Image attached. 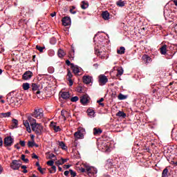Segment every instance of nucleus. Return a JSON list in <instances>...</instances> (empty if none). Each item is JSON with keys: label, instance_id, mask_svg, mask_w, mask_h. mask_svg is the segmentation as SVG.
<instances>
[{"label": "nucleus", "instance_id": "43", "mask_svg": "<svg viewBox=\"0 0 177 177\" xmlns=\"http://www.w3.org/2000/svg\"><path fill=\"white\" fill-rule=\"evenodd\" d=\"M79 98L77 96H75L71 98V102H78Z\"/></svg>", "mask_w": 177, "mask_h": 177}, {"label": "nucleus", "instance_id": "18", "mask_svg": "<svg viewBox=\"0 0 177 177\" xmlns=\"http://www.w3.org/2000/svg\"><path fill=\"white\" fill-rule=\"evenodd\" d=\"M88 102H89V100L88 99V97H86V95H84L81 97L80 99V102L82 103V104H86V103H88Z\"/></svg>", "mask_w": 177, "mask_h": 177}, {"label": "nucleus", "instance_id": "2", "mask_svg": "<svg viewBox=\"0 0 177 177\" xmlns=\"http://www.w3.org/2000/svg\"><path fill=\"white\" fill-rule=\"evenodd\" d=\"M84 135H85V129L79 127L77 131L74 133L75 143L78 139H84Z\"/></svg>", "mask_w": 177, "mask_h": 177}, {"label": "nucleus", "instance_id": "60", "mask_svg": "<svg viewBox=\"0 0 177 177\" xmlns=\"http://www.w3.org/2000/svg\"><path fill=\"white\" fill-rule=\"evenodd\" d=\"M15 149H17V150L20 149V147L19 146V144H17L15 145Z\"/></svg>", "mask_w": 177, "mask_h": 177}, {"label": "nucleus", "instance_id": "64", "mask_svg": "<svg viewBox=\"0 0 177 177\" xmlns=\"http://www.w3.org/2000/svg\"><path fill=\"white\" fill-rule=\"evenodd\" d=\"M174 5L177 7V0H173Z\"/></svg>", "mask_w": 177, "mask_h": 177}, {"label": "nucleus", "instance_id": "1", "mask_svg": "<svg viewBox=\"0 0 177 177\" xmlns=\"http://www.w3.org/2000/svg\"><path fill=\"white\" fill-rule=\"evenodd\" d=\"M28 120L30 122L32 131H33L36 135L39 136V135L42 133V129H44L42 125L39 123H37V120L31 116L28 117Z\"/></svg>", "mask_w": 177, "mask_h": 177}, {"label": "nucleus", "instance_id": "3", "mask_svg": "<svg viewBox=\"0 0 177 177\" xmlns=\"http://www.w3.org/2000/svg\"><path fill=\"white\" fill-rule=\"evenodd\" d=\"M32 115L35 118H37V120H41L44 117V110L42 109H35Z\"/></svg>", "mask_w": 177, "mask_h": 177}, {"label": "nucleus", "instance_id": "45", "mask_svg": "<svg viewBox=\"0 0 177 177\" xmlns=\"http://www.w3.org/2000/svg\"><path fill=\"white\" fill-rule=\"evenodd\" d=\"M21 158L24 162H28V159L26 158V155H21Z\"/></svg>", "mask_w": 177, "mask_h": 177}, {"label": "nucleus", "instance_id": "50", "mask_svg": "<svg viewBox=\"0 0 177 177\" xmlns=\"http://www.w3.org/2000/svg\"><path fill=\"white\" fill-rule=\"evenodd\" d=\"M67 80L69 82V86H73V84H74V82H73V80L72 79H67Z\"/></svg>", "mask_w": 177, "mask_h": 177}, {"label": "nucleus", "instance_id": "63", "mask_svg": "<svg viewBox=\"0 0 177 177\" xmlns=\"http://www.w3.org/2000/svg\"><path fill=\"white\" fill-rule=\"evenodd\" d=\"M15 97H11V99L10 100V103H13V102H15Z\"/></svg>", "mask_w": 177, "mask_h": 177}, {"label": "nucleus", "instance_id": "31", "mask_svg": "<svg viewBox=\"0 0 177 177\" xmlns=\"http://www.w3.org/2000/svg\"><path fill=\"white\" fill-rule=\"evenodd\" d=\"M116 115L118 117H122L123 118H125V117H127V114L125 113H124L123 111H118L116 114Z\"/></svg>", "mask_w": 177, "mask_h": 177}, {"label": "nucleus", "instance_id": "8", "mask_svg": "<svg viewBox=\"0 0 177 177\" xmlns=\"http://www.w3.org/2000/svg\"><path fill=\"white\" fill-rule=\"evenodd\" d=\"M13 141L14 139L12 137H6L4 139V145H6V146H12V145H13Z\"/></svg>", "mask_w": 177, "mask_h": 177}, {"label": "nucleus", "instance_id": "19", "mask_svg": "<svg viewBox=\"0 0 177 177\" xmlns=\"http://www.w3.org/2000/svg\"><path fill=\"white\" fill-rule=\"evenodd\" d=\"M102 151H104V153H110V151H111V149H110L109 145H107V144H104L102 145Z\"/></svg>", "mask_w": 177, "mask_h": 177}, {"label": "nucleus", "instance_id": "10", "mask_svg": "<svg viewBox=\"0 0 177 177\" xmlns=\"http://www.w3.org/2000/svg\"><path fill=\"white\" fill-rule=\"evenodd\" d=\"M62 24L63 26H67L71 24V19L70 17H65L62 19Z\"/></svg>", "mask_w": 177, "mask_h": 177}, {"label": "nucleus", "instance_id": "17", "mask_svg": "<svg viewBox=\"0 0 177 177\" xmlns=\"http://www.w3.org/2000/svg\"><path fill=\"white\" fill-rule=\"evenodd\" d=\"M167 46L166 44H164L160 47V52L161 55H167Z\"/></svg>", "mask_w": 177, "mask_h": 177}, {"label": "nucleus", "instance_id": "27", "mask_svg": "<svg viewBox=\"0 0 177 177\" xmlns=\"http://www.w3.org/2000/svg\"><path fill=\"white\" fill-rule=\"evenodd\" d=\"M57 55L59 56V57H64L66 53H64V50L59 49L57 52Z\"/></svg>", "mask_w": 177, "mask_h": 177}, {"label": "nucleus", "instance_id": "29", "mask_svg": "<svg viewBox=\"0 0 177 177\" xmlns=\"http://www.w3.org/2000/svg\"><path fill=\"white\" fill-rule=\"evenodd\" d=\"M59 146L62 149V150H67V146L64 144V142L61 141L59 142Z\"/></svg>", "mask_w": 177, "mask_h": 177}, {"label": "nucleus", "instance_id": "11", "mask_svg": "<svg viewBox=\"0 0 177 177\" xmlns=\"http://www.w3.org/2000/svg\"><path fill=\"white\" fill-rule=\"evenodd\" d=\"M83 82L84 84H89L91 82H92V77L89 75L84 76Z\"/></svg>", "mask_w": 177, "mask_h": 177}, {"label": "nucleus", "instance_id": "20", "mask_svg": "<svg viewBox=\"0 0 177 177\" xmlns=\"http://www.w3.org/2000/svg\"><path fill=\"white\" fill-rule=\"evenodd\" d=\"M61 115L63 117L64 121H66V120H67V117H68V112L67 111L62 110L61 111Z\"/></svg>", "mask_w": 177, "mask_h": 177}, {"label": "nucleus", "instance_id": "4", "mask_svg": "<svg viewBox=\"0 0 177 177\" xmlns=\"http://www.w3.org/2000/svg\"><path fill=\"white\" fill-rule=\"evenodd\" d=\"M85 168L86 174H88V175H96V174H97V169L93 167L85 165Z\"/></svg>", "mask_w": 177, "mask_h": 177}, {"label": "nucleus", "instance_id": "37", "mask_svg": "<svg viewBox=\"0 0 177 177\" xmlns=\"http://www.w3.org/2000/svg\"><path fill=\"white\" fill-rule=\"evenodd\" d=\"M12 124H14L13 128H17V125H19V120L17 119H12Z\"/></svg>", "mask_w": 177, "mask_h": 177}, {"label": "nucleus", "instance_id": "53", "mask_svg": "<svg viewBox=\"0 0 177 177\" xmlns=\"http://www.w3.org/2000/svg\"><path fill=\"white\" fill-rule=\"evenodd\" d=\"M32 158H35L36 160H38V156L35 153H32Z\"/></svg>", "mask_w": 177, "mask_h": 177}, {"label": "nucleus", "instance_id": "47", "mask_svg": "<svg viewBox=\"0 0 177 177\" xmlns=\"http://www.w3.org/2000/svg\"><path fill=\"white\" fill-rule=\"evenodd\" d=\"M48 55H50V57L54 56L55 55V51L53 50H48Z\"/></svg>", "mask_w": 177, "mask_h": 177}, {"label": "nucleus", "instance_id": "6", "mask_svg": "<svg viewBox=\"0 0 177 177\" xmlns=\"http://www.w3.org/2000/svg\"><path fill=\"white\" fill-rule=\"evenodd\" d=\"M109 82V79L104 75H100L99 76V84L101 86L106 85Z\"/></svg>", "mask_w": 177, "mask_h": 177}, {"label": "nucleus", "instance_id": "56", "mask_svg": "<svg viewBox=\"0 0 177 177\" xmlns=\"http://www.w3.org/2000/svg\"><path fill=\"white\" fill-rule=\"evenodd\" d=\"M3 145V141L2 140V138L0 137V147H2Z\"/></svg>", "mask_w": 177, "mask_h": 177}, {"label": "nucleus", "instance_id": "25", "mask_svg": "<svg viewBox=\"0 0 177 177\" xmlns=\"http://www.w3.org/2000/svg\"><path fill=\"white\" fill-rule=\"evenodd\" d=\"M122 74H124V69L120 66L118 68V73L116 74V76L120 77V75H122Z\"/></svg>", "mask_w": 177, "mask_h": 177}, {"label": "nucleus", "instance_id": "16", "mask_svg": "<svg viewBox=\"0 0 177 177\" xmlns=\"http://www.w3.org/2000/svg\"><path fill=\"white\" fill-rule=\"evenodd\" d=\"M95 53H96V55H97V53H99L100 57L101 59H107V58L109 57V56H107V55H106V53H102V52H100V51L99 50H97V49L95 50Z\"/></svg>", "mask_w": 177, "mask_h": 177}, {"label": "nucleus", "instance_id": "14", "mask_svg": "<svg viewBox=\"0 0 177 177\" xmlns=\"http://www.w3.org/2000/svg\"><path fill=\"white\" fill-rule=\"evenodd\" d=\"M61 97L67 100V99H70V93L68 91L61 92Z\"/></svg>", "mask_w": 177, "mask_h": 177}, {"label": "nucleus", "instance_id": "32", "mask_svg": "<svg viewBox=\"0 0 177 177\" xmlns=\"http://www.w3.org/2000/svg\"><path fill=\"white\" fill-rule=\"evenodd\" d=\"M168 168L166 167L165 169H164V170L162 172V177H168Z\"/></svg>", "mask_w": 177, "mask_h": 177}, {"label": "nucleus", "instance_id": "24", "mask_svg": "<svg viewBox=\"0 0 177 177\" xmlns=\"http://www.w3.org/2000/svg\"><path fill=\"white\" fill-rule=\"evenodd\" d=\"M51 125H52V127H53V128H54V131H55V132H60V127H59V126H56V123L55 122H51Z\"/></svg>", "mask_w": 177, "mask_h": 177}, {"label": "nucleus", "instance_id": "15", "mask_svg": "<svg viewBox=\"0 0 177 177\" xmlns=\"http://www.w3.org/2000/svg\"><path fill=\"white\" fill-rule=\"evenodd\" d=\"M102 19L104 20H109L110 19V13H109V11H104L102 13Z\"/></svg>", "mask_w": 177, "mask_h": 177}, {"label": "nucleus", "instance_id": "26", "mask_svg": "<svg viewBox=\"0 0 177 177\" xmlns=\"http://www.w3.org/2000/svg\"><path fill=\"white\" fill-rule=\"evenodd\" d=\"M117 53L118 55H124L125 53V47H120V49L117 50Z\"/></svg>", "mask_w": 177, "mask_h": 177}, {"label": "nucleus", "instance_id": "7", "mask_svg": "<svg viewBox=\"0 0 177 177\" xmlns=\"http://www.w3.org/2000/svg\"><path fill=\"white\" fill-rule=\"evenodd\" d=\"M32 77V72L30 71H27L22 75V79L24 80L25 81H28V80H31Z\"/></svg>", "mask_w": 177, "mask_h": 177}, {"label": "nucleus", "instance_id": "54", "mask_svg": "<svg viewBox=\"0 0 177 177\" xmlns=\"http://www.w3.org/2000/svg\"><path fill=\"white\" fill-rule=\"evenodd\" d=\"M68 174H70V171H65L64 175H65V176H68Z\"/></svg>", "mask_w": 177, "mask_h": 177}, {"label": "nucleus", "instance_id": "38", "mask_svg": "<svg viewBox=\"0 0 177 177\" xmlns=\"http://www.w3.org/2000/svg\"><path fill=\"white\" fill-rule=\"evenodd\" d=\"M35 143V141H28V147H34V145Z\"/></svg>", "mask_w": 177, "mask_h": 177}, {"label": "nucleus", "instance_id": "12", "mask_svg": "<svg viewBox=\"0 0 177 177\" xmlns=\"http://www.w3.org/2000/svg\"><path fill=\"white\" fill-rule=\"evenodd\" d=\"M24 127H26V131L27 132H28V133H31V127H30V121L28 120H24Z\"/></svg>", "mask_w": 177, "mask_h": 177}, {"label": "nucleus", "instance_id": "35", "mask_svg": "<svg viewBox=\"0 0 177 177\" xmlns=\"http://www.w3.org/2000/svg\"><path fill=\"white\" fill-rule=\"evenodd\" d=\"M127 96L124 95V94H119L118 96V99L119 100H125V99H127Z\"/></svg>", "mask_w": 177, "mask_h": 177}, {"label": "nucleus", "instance_id": "9", "mask_svg": "<svg viewBox=\"0 0 177 177\" xmlns=\"http://www.w3.org/2000/svg\"><path fill=\"white\" fill-rule=\"evenodd\" d=\"M71 68L74 74H75V75H77V74H80L81 71V68H80V66L77 65H75L74 64H71Z\"/></svg>", "mask_w": 177, "mask_h": 177}, {"label": "nucleus", "instance_id": "36", "mask_svg": "<svg viewBox=\"0 0 177 177\" xmlns=\"http://www.w3.org/2000/svg\"><path fill=\"white\" fill-rule=\"evenodd\" d=\"M68 57L71 60L74 59V49H72V50L69 53Z\"/></svg>", "mask_w": 177, "mask_h": 177}, {"label": "nucleus", "instance_id": "41", "mask_svg": "<svg viewBox=\"0 0 177 177\" xmlns=\"http://www.w3.org/2000/svg\"><path fill=\"white\" fill-rule=\"evenodd\" d=\"M36 49H37V50H39L41 53L44 52V49H45V47H41L39 46H36Z\"/></svg>", "mask_w": 177, "mask_h": 177}, {"label": "nucleus", "instance_id": "30", "mask_svg": "<svg viewBox=\"0 0 177 177\" xmlns=\"http://www.w3.org/2000/svg\"><path fill=\"white\" fill-rule=\"evenodd\" d=\"M22 88L24 91H28L30 89V84L29 83H24L22 84Z\"/></svg>", "mask_w": 177, "mask_h": 177}, {"label": "nucleus", "instance_id": "61", "mask_svg": "<svg viewBox=\"0 0 177 177\" xmlns=\"http://www.w3.org/2000/svg\"><path fill=\"white\" fill-rule=\"evenodd\" d=\"M55 157H56V156H55V154H53V153H51V154L50 155V158H55Z\"/></svg>", "mask_w": 177, "mask_h": 177}, {"label": "nucleus", "instance_id": "5", "mask_svg": "<svg viewBox=\"0 0 177 177\" xmlns=\"http://www.w3.org/2000/svg\"><path fill=\"white\" fill-rule=\"evenodd\" d=\"M20 167H21V161H20V160H12V162L10 165V167L14 171H17V169H19V168H20Z\"/></svg>", "mask_w": 177, "mask_h": 177}, {"label": "nucleus", "instance_id": "49", "mask_svg": "<svg viewBox=\"0 0 177 177\" xmlns=\"http://www.w3.org/2000/svg\"><path fill=\"white\" fill-rule=\"evenodd\" d=\"M55 164H57V165H63L64 163L62 159H60L59 160L55 162Z\"/></svg>", "mask_w": 177, "mask_h": 177}, {"label": "nucleus", "instance_id": "52", "mask_svg": "<svg viewBox=\"0 0 177 177\" xmlns=\"http://www.w3.org/2000/svg\"><path fill=\"white\" fill-rule=\"evenodd\" d=\"M66 64L67 65V66H71V64H73L71 62H70V60H68V59H67L66 61Z\"/></svg>", "mask_w": 177, "mask_h": 177}, {"label": "nucleus", "instance_id": "58", "mask_svg": "<svg viewBox=\"0 0 177 177\" xmlns=\"http://www.w3.org/2000/svg\"><path fill=\"white\" fill-rule=\"evenodd\" d=\"M61 160H62L63 164H64V162H67V161H68V159H64V158H61Z\"/></svg>", "mask_w": 177, "mask_h": 177}, {"label": "nucleus", "instance_id": "46", "mask_svg": "<svg viewBox=\"0 0 177 177\" xmlns=\"http://www.w3.org/2000/svg\"><path fill=\"white\" fill-rule=\"evenodd\" d=\"M55 162L53 160H48L47 162V165H50V167H53Z\"/></svg>", "mask_w": 177, "mask_h": 177}, {"label": "nucleus", "instance_id": "23", "mask_svg": "<svg viewBox=\"0 0 177 177\" xmlns=\"http://www.w3.org/2000/svg\"><path fill=\"white\" fill-rule=\"evenodd\" d=\"M102 132H103V131H102V129H97V128L93 129V135H95V136H96L97 135H100V133H102Z\"/></svg>", "mask_w": 177, "mask_h": 177}, {"label": "nucleus", "instance_id": "40", "mask_svg": "<svg viewBox=\"0 0 177 177\" xmlns=\"http://www.w3.org/2000/svg\"><path fill=\"white\" fill-rule=\"evenodd\" d=\"M67 80H71V78H73V73H71V71H68V73H67Z\"/></svg>", "mask_w": 177, "mask_h": 177}, {"label": "nucleus", "instance_id": "39", "mask_svg": "<svg viewBox=\"0 0 177 177\" xmlns=\"http://www.w3.org/2000/svg\"><path fill=\"white\" fill-rule=\"evenodd\" d=\"M37 169L40 172V174H45V171H46V169H45V168L42 169V167H39L37 168Z\"/></svg>", "mask_w": 177, "mask_h": 177}, {"label": "nucleus", "instance_id": "34", "mask_svg": "<svg viewBox=\"0 0 177 177\" xmlns=\"http://www.w3.org/2000/svg\"><path fill=\"white\" fill-rule=\"evenodd\" d=\"M87 113L90 117H95V111L93 109H88Z\"/></svg>", "mask_w": 177, "mask_h": 177}, {"label": "nucleus", "instance_id": "33", "mask_svg": "<svg viewBox=\"0 0 177 177\" xmlns=\"http://www.w3.org/2000/svg\"><path fill=\"white\" fill-rule=\"evenodd\" d=\"M32 91H38L39 89V86L35 83H32L31 85Z\"/></svg>", "mask_w": 177, "mask_h": 177}, {"label": "nucleus", "instance_id": "51", "mask_svg": "<svg viewBox=\"0 0 177 177\" xmlns=\"http://www.w3.org/2000/svg\"><path fill=\"white\" fill-rule=\"evenodd\" d=\"M80 172H82V174H84V172H86V169L85 166H84V168L81 167V168L80 169Z\"/></svg>", "mask_w": 177, "mask_h": 177}, {"label": "nucleus", "instance_id": "57", "mask_svg": "<svg viewBox=\"0 0 177 177\" xmlns=\"http://www.w3.org/2000/svg\"><path fill=\"white\" fill-rule=\"evenodd\" d=\"M70 167H71V165H64V168H66V169H68V168H70Z\"/></svg>", "mask_w": 177, "mask_h": 177}, {"label": "nucleus", "instance_id": "42", "mask_svg": "<svg viewBox=\"0 0 177 177\" xmlns=\"http://www.w3.org/2000/svg\"><path fill=\"white\" fill-rule=\"evenodd\" d=\"M50 43L51 44V45H55V44H56V38H51L50 40Z\"/></svg>", "mask_w": 177, "mask_h": 177}, {"label": "nucleus", "instance_id": "28", "mask_svg": "<svg viewBox=\"0 0 177 177\" xmlns=\"http://www.w3.org/2000/svg\"><path fill=\"white\" fill-rule=\"evenodd\" d=\"M116 5L120 8H122L125 6V1H122V0H119L116 2Z\"/></svg>", "mask_w": 177, "mask_h": 177}, {"label": "nucleus", "instance_id": "55", "mask_svg": "<svg viewBox=\"0 0 177 177\" xmlns=\"http://www.w3.org/2000/svg\"><path fill=\"white\" fill-rule=\"evenodd\" d=\"M104 98L102 97L100 99V100L97 101V103H102V102H104Z\"/></svg>", "mask_w": 177, "mask_h": 177}, {"label": "nucleus", "instance_id": "59", "mask_svg": "<svg viewBox=\"0 0 177 177\" xmlns=\"http://www.w3.org/2000/svg\"><path fill=\"white\" fill-rule=\"evenodd\" d=\"M51 169H53V171H54V172H56V166H52Z\"/></svg>", "mask_w": 177, "mask_h": 177}, {"label": "nucleus", "instance_id": "21", "mask_svg": "<svg viewBox=\"0 0 177 177\" xmlns=\"http://www.w3.org/2000/svg\"><path fill=\"white\" fill-rule=\"evenodd\" d=\"M12 113L10 112L1 113H0V118H8L10 117Z\"/></svg>", "mask_w": 177, "mask_h": 177}, {"label": "nucleus", "instance_id": "22", "mask_svg": "<svg viewBox=\"0 0 177 177\" xmlns=\"http://www.w3.org/2000/svg\"><path fill=\"white\" fill-rule=\"evenodd\" d=\"M89 7V3H88V1H82V4H81V8L82 9H88V8Z\"/></svg>", "mask_w": 177, "mask_h": 177}, {"label": "nucleus", "instance_id": "13", "mask_svg": "<svg viewBox=\"0 0 177 177\" xmlns=\"http://www.w3.org/2000/svg\"><path fill=\"white\" fill-rule=\"evenodd\" d=\"M142 60L145 62V64H149V63H151V57L148 55H144L142 56Z\"/></svg>", "mask_w": 177, "mask_h": 177}, {"label": "nucleus", "instance_id": "44", "mask_svg": "<svg viewBox=\"0 0 177 177\" xmlns=\"http://www.w3.org/2000/svg\"><path fill=\"white\" fill-rule=\"evenodd\" d=\"M69 171H70L71 176H73V177L77 176V173L75 171H73V169H70Z\"/></svg>", "mask_w": 177, "mask_h": 177}, {"label": "nucleus", "instance_id": "62", "mask_svg": "<svg viewBox=\"0 0 177 177\" xmlns=\"http://www.w3.org/2000/svg\"><path fill=\"white\" fill-rule=\"evenodd\" d=\"M51 17H55L56 16V12H53L50 14Z\"/></svg>", "mask_w": 177, "mask_h": 177}, {"label": "nucleus", "instance_id": "48", "mask_svg": "<svg viewBox=\"0 0 177 177\" xmlns=\"http://www.w3.org/2000/svg\"><path fill=\"white\" fill-rule=\"evenodd\" d=\"M19 145H20L22 147H24V146H26V141H24V140H20V141H19Z\"/></svg>", "mask_w": 177, "mask_h": 177}]
</instances>
